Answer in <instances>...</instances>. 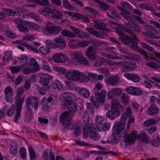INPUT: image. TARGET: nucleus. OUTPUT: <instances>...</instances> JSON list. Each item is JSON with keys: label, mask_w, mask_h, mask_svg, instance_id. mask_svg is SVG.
Returning a JSON list of instances; mask_svg holds the SVG:
<instances>
[{"label": "nucleus", "mask_w": 160, "mask_h": 160, "mask_svg": "<svg viewBox=\"0 0 160 160\" xmlns=\"http://www.w3.org/2000/svg\"><path fill=\"white\" fill-rule=\"evenodd\" d=\"M64 104L68 109L69 112H65L62 113L61 116V119L63 127L68 129L72 130L74 127V124L70 121L73 114L77 109V106L73 101H66Z\"/></svg>", "instance_id": "1"}, {"label": "nucleus", "mask_w": 160, "mask_h": 160, "mask_svg": "<svg viewBox=\"0 0 160 160\" xmlns=\"http://www.w3.org/2000/svg\"><path fill=\"white\" fill-rule=\"evenodd\" d=\"M123 109V107L120 105L118 100L114 99L112 102L111 110L107 112L106 117L111 120H114L116 117L120 115Z\"/></svg>", "instance_id": "2"}, {"label": "nucleus", "mask_w": 160, "mask_h": 160, "mask_svg": "<svg viewBox=\"0 0 160 160\" xmlns=\"http://www.w3.org/2000/svg\"><path fill=\"white\" fill-rule=\"evenodd\" d=\"M66 78L72 81H81L83 82L88 81V77L83 73L78 71L70 69L65 74Z\"/></svg>", "instance_id": "3"}, {"label": "nucleus", "mask_w": 160, "mask_h": 160, "mask_svg": "<svg viewBox=\"0 0 160 160\" xmlns=\"http://www.w3.org/2000/svg\"><path fill=\"white\" fill-rule=\"evenodd\" d=\"M22 105L20 104L15 102V105H12L7 111L6 113V115L9 116H12L15 112V114L14 121L18 122V118L20 117Z\"/></svg>", "instance_id": "4"}, {"label": "nucleus", "mask_w": 160, "mask_h": 160, "mask_svg": "<svg viewBox=\"0 0 160 160\" xmlns=\"http://www.w3.org/2000/svg\"><path fill=\"white\" fill-rule=\"evenodd\" d=\"M45 30L50 34H56L59 33L62 28L57 26H54L52 23L49 22L46 23Z\"/></svg>", "instance_id": "5"}, {"label": "nucleus", "mask_w": 160, "mask_h": 160, "mask_svg": "<svg viewBox=\"0 0 160 160\" xmlns=\"http://www.w3.org/2000/svg\"><path fill=\"white\" fill-rule=\"evenodd\" d=\"M74 60L81 65L88 66L89 62L85 58L82 57L81 53L79 52L74 53L73 54Z\"/></svg>", "instance_id": "6"}, {"label": "nucleus", "mask_w": 160, "mask_h": 160, "mask_svg": "<svg viewBox=\"0 0 160 160\" xmlns=\"http://www.w3.org/2000/svg\"><path fill=\"white\" fill-rule=\"evenodd\" d=\"M117 46L118 50L121 52L125 54L123 57L125 59L132 60L136 57L137 55L132 53L127 49L122 47L120 45H118Z\"/></svg>", "instance_id": "7"}, {"label": "nucleus", "mask_w": 160, "mask_h": 160, "mask_svg": "<svg viewBox=\"0 0 160 160\" xmlns=\"http://www.w3.org/2000/svg\"><path fill=\"white\" fill-rule=\"evenodd\" d=\"M119 39L121 41L125 44L129 45L130 48L133 50L134 49L133 47H134V46L138 44L137 42H134L132 38L127 36H120Z\"/></svg>", "instance_id": "8"}, {"label": "nucleus", "mask_w": 160, "mask_h": 160, "mask_svg": "<svg viewBox=\"0 0 160 160\" xmlns=\"http://www.w3.org/2000/svg\"><path fill=\"white\" fill-rule=\"evenodd\" d=\"M38 77L39 78V82L42 86L47 87L49 86L48 84L52 79L50 76L48 74L40 73L39 74Z\"/></svg>", "instance_id": "9"}, {"label": "nucleus", "mask_w": 160, "mask_h": 160, "mask_svg": "<svg viewBox=\"0 0 160 160\" xmlns=\"http://www.w3.org/2000/svg\"><path fill=\"white\" fill-rule=\"evenodd\" d=\"M126 122V121H124L123 120H122V119L121 118L119 122H116L113 127V129L115 131V133L118 134L119 133L121 132L124 129Z\"/></svg>", "instance_id": "10"}, {"label": "nucleus", "mask_w": 160, "mask_h": 160, "mask_svg": "<svg viewBox=\"0 0 160 160\" xmlns=\"http://www.w3.org/2000/svg\"><path fill=\"white\" fill-rule=\"evenodd\" d=\"M54 40L56 42L54 43V48H58L60 49H62L66 47V43L62 37H58L55 38Z\"/></svg>", "instance_id": "11"}, {"label": "nucleus", "mask_w": 160, "mask_h": 160, "mask_svg": "<svg viewBox=\"0 0 160 160\" xmlns=\"http://www.w3.org/2000/svg\"><path fill=\"white\" fill-rule=\"evenodd\" d=\"M89 131L90 132L89 137L93 140H97L99 138V134L96 132V129L94 125L91 123L89 126Z\"/></svg>", "instance_id": "12"}, {"label": "nucleus", "mask_w": 160, "mask_h": 160, "mask_svg": "<svg viewBox=\"0 0 160 160\" xmlns=\"http://www.w3.org/2000/svg\"><path fill=\"white\" fill-rule=\"evenodd\" d=\"M74 96L71 93L65 92L62 93L60 95V101L64 102V104L65 103L66 101L71 102L74 99Z\"/></svg>", "instance_id": "13"}, {"label": "nucleus", "mask_w": 160, "mask_h": 160, "mask_svg": "<svg viewBox=\"0 0 160 160\" xmlns=\"http://www.w3.org/2000/svg\"><path fill=\"white\" fill-rule=\"evenodd\" d=\"M38 100L36 98L29 97L27 100L26 106L29 105L32 107L35 110H37L38 107Z\"/></svg>", "instance_id": "14"}, {"label": "nucleus", "mask_w": 160, "mask_h": 160, "mask_svg": "<svg viewBox=\"0 0 160 160\" xmlns=\"http://www.w3.org/2000/svg\"><path fill=\"white\" fill-rule=\"evenodd\" d=\"M24 92V89L23 87H20L17 90V94L15 97V102L16 103L22 105L24 101L23 98H20Z\"/></svg>", "instance_id": "15"}, {"label": "nucleus", "mask_w": 160, "mask_h": 160, "mask_svg": "<svg viewBox=\"0 0 160 160\" xmlns=\"http://www.w3.org/2000/svg\"><path fill=\"white\" fill-rule=\"evenodd\" d=\"M13 90L10 86L5 88L4 93L5 94V99L8 102H11L12 101Z\"/></svg>", "instance_id": "16"}, {"label": "nucleus", "mask_w": 160, "mask_h": 160, "mask_svg": "<svg viewBox=\"0 0 160 160\" xmlns=\"http://www.w3.org/2000/svg\"><path fill=\"white\" fill-rule=\"evenodd\" d=\"M94 93L98 102L101 103L104 102L105 97L106 94L105 89H102L100 92L96 91Z\"/></svg>", "instance_id": "17"}, {"label": "nucleus", "mask_w": 160, "mask_h": 160, "mask_svg": "<svg viewBox=\"0 0 160 160\" xmlns=\"http://www.w3.org/2000/svg\"><path fill=\"white\" fill-rule=\"evenodd\" d=\"M63 88V86L62 83L59 81L56 80L55 82H52L47 89L48 90H51L53 92L57 88L61 89Z\"/></svg>", "instance_id": "18"}, {"label": "nucleus", "mask_w": 160, "mask_h": 160, "mask_svg": "<svg viewBox=\"0 0 160 160\" xmlns=\"http://www.w3.org/2000/svg\"><path fill=\"white\" fill-rule=\"evenodd\" d=\"M52 59L54 62L57 63L64 62L66 61L65 56L62 53H58L54 54L52 57Z\"/></svg>", "instance_id": "19"}, {"label": "nucleus", "mask_w": 160, "mask_h": 160, "mask_svg": "<svg viewBox=\"0 0 160 160\" xmlns=\"http://www.w3.org/2000/svg\"><path fill=\"white\" fill-rule=\"evenodd\" d=\"M136 139V134L135 131H133L130 134H126L124 136L123 140L124 142H132Z\"/></svg>", "instance_id": "20"}, {"label": "nucleus", "mask_w": 160, "mask_h": 160, "mask_svg": "<svg viewBox=\"0 0 160 160\" xmlns=\"http://www.w3.org/2000/svg\"><path fill=\"white\" fill-rule=\"evenodd\" d=\"M50 14L52 18L57 20L61 19L63 17L62 12L56 9H51Z\"/></svg>", "instance_id": "21"}, {"label": "nucleus", "mask_w": 160, "mask_h": 160, "mask_svg": "<svg viewBox=\"0 0 160 160\" xmlns=\"http://www.w3.org/2000/svg\"><path fill=\"white\" fill-rule=\"evenodd\" d=\"M119 78L117 76H113L107 78L106 83L110 85L115 86L119 82Z\"/></svg>", "instance_id": "22"}, {"label": "nucleus", "mask_w": 160, "mask_h": 160, "mask_svg": "<svg viewBox=\"0 0 160 160\" xmlns=\"http://www.w3.org/2000/svg\"><path fill=\"white\" fill-rule=\"evenodd\" d=\"M122 90L120 88H114L111 89L108 93V97L109 99L112 98L111 94L112 93L114 96H119L121 94Z\"/></svg>", "instance_id": "23"}, {"label": "nucleus", "mask_w": 160, "mask_h": 160, "mask_svg": "<svg viewBox=\"0 0 160 160\" xmlns=\"http://www.w3.org/2000/svg\"><path fill=\"white\" fill-rule=\"evenodd\" d=\"M77 91L85 98H87L89 96V92L86 88L77 87L75 88Z\"/></svg>", "instance_id": "24"}, {"label": "nucleus", "mask_w": 160, "mask_h": 160, "mask_svg": "<svg viewBox=\"0 0 160 160\" xmlns=\"http://www.w3.org/2000/svg\"><path fill=\"white\" fill-rule=\"evenodd\" d=\"M124 76L128 79L131 80L135 82H138L140 81V78L138 76L132 73H126Z\"/></svg>", "instance_id": "25"}, {"label": "nucleus", "mask_w": 160, "mask_h": 160, "mask_svg": "<svg viewBox=\"0 0 160 160\" xmlns=\"http://www.w3.org/2000/svg\"><path fill=\"white\" fill-rule=\"evenodd\" d=\"M159 108L157 106L150 105L148 108L147 113L150 115H153L159 112Z\"/></svg>", "instance_id": "26"}, {"label": "nucleus", "mask_w": 160, "mask_h": 160, "mask_svg": "<svg viewBox=\"0 0 160 160\" xmlns=\"http://www.w3.org/2000/svg\"><path fill=\"white\" fill-rule=\"evenodd\" d=\"M26 106L27 112L25 114V121L26 122H28L32 118V112L29 105Z\"/></svg>", "instance_id": "27"}, {"label": "nucleus", "mask_w": 160, "mask_h": 160, "mask_svg": "<svg viewBox=\"0 0 160 160\" xmlns=\"http://www.w3.org/2000/svg\"><path fill=\"white\" fill-rule=\"evenodd\" d=\"M86 29L89 33L97 38H102L103 37V35L101 32L97 31L92 28H88Z\"/></svg>", "instance_id": "28"}, {"label": "nucleus", "mask_w": 160, "mask_h": 160, "mask_svg": "<svg viewBox=\"0 0 160 160\" xmlns=\"http://www.w3.org/2000/svg\"><path fill=\"white\" fill-rule=\"evenodd\" d=\"M160 120L159 118L157 117L156 119H150L144 122L143 125L146 127H149L155 125Z\"/></svg>", "instance_id": "29"}, {"label": "nucleus", "mask_w": 160, "mask_h": 160, "mask_svg": "<svg viewBox=\"0 0 160 160\" xmlns=\"http://www.w3.org/2000/svg\"><path fill=\"white\" fill-rule=\"evenodd\" d=\"M43 157L45 160H55V157L51 151L49 152V156H48V150H45L42 155Z\"/></svg>", "instance_id": "30"}, {"label": "nucleus", "mask_w": 160, "mask_h": 160, "mask_svg": "<svg viewBox=\"0 0 160 160\" xmlns=\"http://www.w3.org/2000/svg\"><path fill=\"white\" fill-rule=\"evenodd\" d=\"M43 157L45 160H55V157L51 151L49 152V156H48V150H45L42 155Z\"/></svg>", "instance_id": "31"}, {"label": "nucleus", "mask_w": 160, "mask_h": 160, "mask_svg": "<svg viewBox=\"0 0 160 160\" xmlns=\"http://www.w3.org/2000/svg\"><path fill=\"white\" fill-rule=\"evenodd\" d=\"M135 46L134 47H133L134 49L133 50L134 51H137L143 56L145 57L146 59H148L149 58V56L148 55L146 51L138 47V44L136 45V46Z\"/></svg>", "instance_id": "32"}, {"label": "nucleus", "mask_w": 160, "mask_h": 160, "mask_svg": "<svg viewBox=\"0 0 160 160\" xmlns=\"http://www.w3.org/2000/svg\"><path fill=\"white\" fill-rule=\"evenodd\" d=\"M138 139L141 142L145 143H148L149 141V138L146 134L144 132L139 134L137 136Z\"/></svg>", "instance_id": "33"}, {"label": "nucleus", "mask_w": 160, "mask_h": 160, "mask_svg": "<svg viewBox=\"0 0 160 160\" xmlns=\"http://www.w3.org/2000/svg\"><path fill=\"white\" fill-rule=\"evenodd\" d=\"M124 67V68H123L122 69V72H125V69L126 68L134 69L136 68L137 66L136 64L135 63H132L125 61Z\"/></svg>", "instance_id": "34"}, {"label": "nucleus", "mask_w": 160, "mask_h": 160, "mask_svg": "<svg viewBox=\"0 0 160 160\" xmlns=\"http://www.w3.org/2000/svg\"><path fill=\"white\" fill-rule=\"evenodd\" d=\"M132 111L131 108L129 107H128L126 109L125 112L122 115L121 118L122 120H123L124 121H126V119L127 117H129L131 116Z\"/></svg>", "instance_id": "35"}, {"label": "nucleus", "mask_w": 160, "mask_h": 160, "mask_svg": "<svg viewBox=\"0 0 160 160\" xmlns=\"http://www.w3.org/2000/svg\"><path fill=\"white\" fill-rule=\"evenodd\" d=\"M30 66L35 69V71H37L39 69L38 65L36 60L33 58L31 59L29 63Z\"/></svg>", "instance_id": "36"}, {"label": "nucleus", "mask_w": 160, "mask_h": 160, "mask_svg": "<svg viewBox=\"0 0 160 160\" xmlns=\"http://www.w3.org/2000/svg\"><path fill=\"white\" fill-rule=\"evenodd\" d=\"M70 29L73 31L75 33L74 34L76 35H77L81 38H82L83 32L82 30L73 26L71 27Z\"/></svg>", "instance_id": "37"}, {"label": "nucleus", "mask_w": 160, "mask_h": 160, "mask_svg": "<svg viewBox=\"0 0 160 160\" xmlns=\"http://www.w3.org/2000/svg\"><path fill=\"white\" fill-rule=\"evenodd\" d=\"M61 34L64 37H68L69 38H72L76 37V35L72 32L66 30H63L62 31Z\"/></svg>", "instance_id": "38"}, {"label": "nucleus", "mask_w": 160, "mask_h": 160, "mask_svg": "<svg viewBox=\"0 0 160 160\" xmlns=\"http://www.w3.org/2000/svg\"><path fill=\"white\" fill-rule=\"evenodd\" d=\"M120 14L127 20L130 21H132V19L130 16H129L130 13L129 11L126 10H123L120 12Z\"/></svg>", "instance_id": "39"}, {"label": "nucleus", "mask_w": 160, "mask_h": 160, "mask_svg": "<svg viewBox=\"0 0 160 160\" xmlns=\"http://www.w3.org/2000/svg\"><path fill=\"white\" fill-rule=\"evenodd\" d=\"M40 52L43 55L48 54L51 52V49L48 47L47 46H42L39 49Z\"/></svg>", "instance_id": "40"}, {"label": "nucleus", "mask_w": 160, "mask_h": 160, "mask_svg": "<svg viewBox=\"0 0 160 160\" xmlns=\"http://www.w3.org/2000/svg\"><path fill=\"white\" fill-rule=\"evenodd\" d=\"M28 151L30 157V160H33L35 159L36 158V155L35 152L34 151L33 148L31 146L28 147Z\"/></svg>", "instance_id": "41"}, {"label": "nucleus", "mask_w": 160, "mask_h": 160, "mask_svg": "<svg viewBox=\"0 0 160 160\" xmlns=\"http://www.w3.org/2000/svg\"><path fill=\"white\" fill-rule=\"evenodd\" d=\"M152 144L156 147L159 145L160 140L159 136L157 134H154L152 138Z\"/></svg>", "instance_id": "42"}, {"label": "nucleus", "mask_w": 160, "mask_h": 160, "mask_svg": "<svg viewBox=\"0 0 160 160\" xmlns=\"http://www.w3.org/2000/svg\"><path fill=\"white\" fill-rule=\"evenodd\" d=\"M2 11L5 14L11 17H14L16 14V11L11 9L3 8Z\"/></svg>", "instance_id": "43"}, {"label": "nucleus", "mask_w": 160, "mask_h": 160, "mask_svg": "<svg viewBox=\"0 0 160 160\" xmlns=\"http://www.w3.org/2000/svg\"><path fill=\"white\" fill-rule=\"evenodd\" d=\"M63 7L68 10H72L74 9V7L67 0H63Z\"/></svg>", "instance_id": "44"}, {"label": "nucleus", "mask_w": 160, "mask_h": 160, "mask_svg": "<svg viewBox=\"0 0 160 160\" xmlns=\"http://www.w3.org/2000/svg\"><path fill=\"white\" fill-rule=\"evenodd\" d=\"M103 118L101 116H98L96 119V126L98 129H101V127L102 126L103 121Z\"/></svg>", "instance_id": "45"}, {"label": "nucleus", "mask_w": 160, "mask_h": 160, "mask_svg": "<svg viewBox=\"0 0 160 160\" xmlns=\"http://www.w3.org/2000/svg\"><path fill=\"white\" fill-rule=\"evenodd\" d=\"M24 25H28L34 30H36L39 28V26L33 22L25 21Z\"/></svg>", "instance_id": "46"}, {"label": "nucleus", "mask_w": 160, "mask_h": 160, "mask_svg": "<svg viewBox=\"0 0 160 160\" xmlns=\"http://www.w3.org/2000/svg\"><path fill=\"white\" fill-rule=\"evenodd\" d=\"M78 41L76 39L73 40L69 41L68 43L69 46L72 49L78 48Z\"/></svg>", "instance_id": "47"}, {"label": "nucleus", "mask_w": 160, "mask_h": 160, "mask_svg": "<svg viewBox=\"0 0 160 160\" xmlns=\"http://www.w3.org/2000/svg\"><path fill=\"white\" fill-rule=\"evenodd\" d=\"M48 87V86H47V87H45L44 88H42L40 87H38V89L39 94L41 95H43L46 94V91H48L50 92H52L51 90H48L47 89Z\"/></svg>", "instance_id": "48"}, {"label": "nucleus", "mask_w": 160, "mask_h": 160, "mask_svg": "<svg viewBox=\"0 0 160 160\" xmlns=\"http://www.w3.org/2000/svg\"><path fill=\"white\" fill-rule=\"evenodd\" d=\"M74 103L78 107L82 112L83 111V101L80 98H78L75 101Z\"/></svg>", "instance_id": "49"}, {"label": "nucleus", "mask_w": 160, "mask_h": 160, "mask_svg": "<svg viewBox=\"0 0 160 160\" xmlns=\"http://www.w3.org/2000/svg\"><path fill=\"white\" fill-rule=\"evenodd\" d=\"M24 66V64L21 65V67L22 68L21 69V71L23 72L24 74H28L30 73L32 71L31 69Z\"/></svg>", "instance_id": "50"}, {"label": "nucleus", "mask_w": 160, "mask_h": 160, "mask_svg": "<svg viewBox=\"0 0 160 160\" xmlns=\"http://www.w3.org/2000/svg\"><path fill=\"white\" fill-rule=\"evenodd\" d=\"M20 157L23 160H27L26 151L25 148L22 147L20 149Z\"/></svg>", "instance_id": "51"}, {"label": "nucleus", "mask_w": 160, "mask_h": 160, "mask_svg": "<svg viewBox=\"0 0 160 160\" xmlns=\"http://www.w3.org/2000/svg\"><path fill=\"white\" fill-rule=\"evenodd\" d=\"M157 102L158 104H160V100L157 99L155 96H152L150 97V105L156 106L155 103Z\"/></svg>", "instance_id": "52"}, {"label": "nucleus", "mask_w": 160, "mask_h": 160, "mask_svg": "<svg viewBox=\"0 0 160 160\" xmlns=\"http://www.w3.org/2000/svg\"><path fill=\"white\" fill-rule=\"evenodd\" d=\"M147 29L148 31V32H151L153 34L156 35L158 34V31L153 27L147 25L146 26Z\"/></svg>", "instance_id": "53"}, {"label": "nucleus", "mask_w": 160, "mask_h": 160, "mask_svg": "<svg viewBox=\"0 0 160 160\" xmlns=\"http://www.w3.org/2000/svg\"><path fill=\"white\" fill-rule=\"evenodd\" d=\"M51 9L48 7L42 8L40 9L39 10V12L41 14H45V13H48L50 14V12Z\"/></svg>", "instance_id": "54"}, {"label": "nucleus", "mask_w": 160, "mask_h": 160, "mask_svg": "<svg viewBox=\"0 0 160 160\" xmlns=\"http://www.w3.org/2000/svg\"><path fill=\"white\" fill-rule=\"evenodd\" d=\"M18 30L21 32H23L25 34L27 33L28 32V28L23 25H21L18 27Z\"/></svg>", "instance_id": "55"}, {"label": "nucleus", "mask_w": 160, "mask_h": 160, "mask_svg": "<svg viewBox=\"0 0 160 160\" xmlns=\"http://www.w3.org/2000/svg\"><path fill=\"white\" fill-rule=\"evenodd\" d=\"M18 60L20 61L21 63L24 64L25 65L27 62V57L26 55H23L18 58Z\"/></svg>", "instance_id": "56"}, {"label": "nucleus", "mask_w": 160, "mask_h": 160, "mask_svg": "<svg viewBox=\"0 0 160 160\" xmlns=\"http://www.w3.org/2000/svg\"><path fill=\"white\" fill-rule=\"evenodd\" d=\"M142 47L150 52H154V49L151 47L149 46L145 43L141 42Z\"/></svg>", "instance_id": "57"}, {"label": "nucleus", "mask_w": 160, "mask_h": 160, "mask_svg": "<svg viewBox=\"0 0 160 160\" xmlns=\"http://www.w3.org/2000/svg\"><path fill=\"white\" fill-rule=\"evenodd\" d=\"M42 68L43 69L47 71H51V68L47 64V62L45 60L42 61Z\"/></svg>", "instance_id": "58"}, {"label": "nucleus", "mask_w": 160, "mask_h": 160, "mask_svg": "<svg viewBox=\"0 0 160 160\" xmlns=\"http://www.w3.org/2000/svg\"><path fill=\"white\" fill-rule=\"evenodd\" d=\"M46 98H43L41 102V103L42 104V108L46 111L48 110L49 108L47 102L46 101Z\"/></svg>", "instance_id": "59"}, {"label": "nucleus", "mask_w": 160, "mask_h": 160, "mask_svg": "<svg viewBox=\"0 0 160 160\" xmlns=\"http://www.w3.org/2000/svg\"><path fill=\"white\" fill-rule=\"evenodd\" d=\"M35 37L34 35L31 34L26 35L23 37L22 39L26 41H30L31 40H34Z\"/></svg>", "instance_id": "60"}, {"label": "nucleus", "mask_w": 160, "mask_h": 160, "mask_svg": "<svg viewBox=\"0 0 160 160\" xmlns=\"http://www.w3.org/2000/svg\"><path fill=\"white\" fill-rule=\"evenodd\" d=\"M133 90V95L140 96L141 95L142 93V90L139 88H135L134 87V89Z\"/></svg>", "instance_id": "61"}, {"label": "nucleus", "mask_w": 160, "mask_h": 160, "mask_svg": "<svg viewBox=\"0 0 160 160\" xmlns=\"http://www.w3.org/2000/svg\"><path fill=\"white\" fill-rule=\"evenodd\" d=\"M110 127V125L109 123H104L101 127V129H99L98 130L99 131L107 130L109 129Z\"/></svg>", "instance_id": "62"}, {"label": "nucleus", "mask_w": 160, "mask_h": 160, "mask_svg": "<svg viewBox=\"0 0 160 160\" xmlns=\"http://www.w3.org/2000/svg\"><path fill=\"white\" fill-rule=\"evenodd\" d=\"M85 9L88 10L89 12L93 15H97L99 14V12L98 11L88 7H86L85 8Z\"/></svg>", "instance_id": "63"}, {"label": "nucleus", "mask_w": 160, "mask_h": 160, "mask_svg": "<svg viewBox=\"0 0 160 160\" xmlns=\"http://www.w3.org/2000/svg\"><path fill=\"white\" fill-rule=\"evenodd\" d=\"M83 129L84 131L83 133V137L84 138L86 139L88 134H90V132L89 131V127H86L85 126H84Z\"/></svg>", "instance_id": "64"}]
</instances>
